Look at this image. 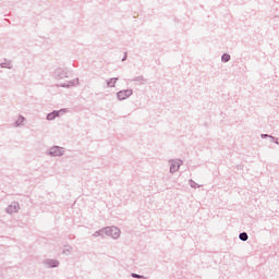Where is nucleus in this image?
<instances>
[{
	"mask_svg": "<svg viewBox=\"0 0 279 279\" xmlns=\"http://www.w3.org/2000/svg\"><path fill=\"white\" fill-rule=\"evenodd\" d=\"M94 236H111L112 239H119L121 236V229L112 226V227H105L94 233Z\"/></svg>",
	"mask_w": 279,
	"mask_h": 279,
	"instance_id": "f257e3e1",
	"label": "nucleus"
},
{
	"mask_svg": "<svg viewBox=\"0 0 279 279\" xmlns=\"http://www.w3.org/2000/svg\"><path fill=\"white\" fill-rule=\"evenodd\" d=\"M54 80H64L69 77V70L66 68H57L53 72Z\"/></svg>",
	"mask_w": 279,
	"mask_h": 279,
	"instance_id": "f03ea898",
	"label": "nucleus"
},
{
	"mask_svg": "<svg viewBox=\"0 0 279 279\" xmlns=\"http://www.w3.org/2000/svg\"><path fill=\"white\" fill-rule=\"evenodd\" d=\"M170 173H175L178 171H180V167H182V165H184V161H182V159H171L170 161Z\"/></svg>",
	"mask_w": 279,
	"mask_h": 279,
	"instance_id": "7ed1b4c3",
	"label": "nucleus"
},
{
	"mask_svg": "<svg viewBox=\"0 0 279 279\" xmlns=\"http://www.w3.org/2000/svg\"><path fill=\"white\" fill-rule=\"evenodd\" d=\"M132 95H134L133 89H122L117 93V97H118L119 101H123V100L132 97Z\"/></svg>",
	"mask_w": 279,
	"mask_h": 279,
	"instance_id": "20e7f679",
	"label": "nucleus"
},
{
	"mask_svg": "<svg viewBox=\"0 0 279 279\" xmlns=\"http://www.w3.org/2000/svg\"><path fill=\"white\" fill-rule=\"evenodd\" d=\"M47 156H52V157L64 156V148H62V147H60V146H52V147L47 151Z\"/></svg>",
	"mask_w": 279,
	"mask_h": 279,
	"instance_id": "39448f33",
	"label": "nucleus"
},
{
	"mask_svg": "<svg viewBox=\"0 0 279 279\" xmlns=\"http://www.w3.org/2000/svg\"><path fill=\"white\" fill-rule=\"evenodd\" d=\"M57 88H71L73 86H80V78L68 81V83L57 84Z\"/></svg>",
	"mask_w": 279,
	"mask_h": 279,
	"instance_id": "423d86ee",
	"label": "nucleus"
},
{
	"mask_svg": "<svg viewBox=\"0 0 279 279\" xmlns=\"http://www.w3.org/2000/svg\"><path fill=\"white\" fill-rule=\"evenodd\" d=\"M21 210V205H19V202H12L5 209L8 215H13V213H19Z\"/></svg>",
	"mask_w": 279,
	"mask_h": 279,
	"instance_id": "0eeeda50",
	"label": "nucleus"
},
{
	"mask_svg": "<svg viewBox=\"0 0 279 279\" xmlns=\"http://www.w3.org/2000/svg\"><path fill=\"white\" fill-rule=\"evenodd\" d=\"M45 265L49 268L60 267V262L58 259H46Z\"/></svg>",
	"mask_w": 279,
	"mask_h": 279,
	"instance_id": "6e6552de",
	"label": "nucleus"
},
{
	"mask_svg": "<svg viewBox=\"0 0 279 279\" xmlns=\"http://www.w3.org/2000/svg\"><path fill=\"white\" fill-rule=\"evenodd\" d=\"M60 117V111L53 110L52 112L48 113L46 119L47 121H53V119H58Z\"/></svg>",
	"mask_w": 279,
	"mask_h": 279,
	"instance_id": "1a4fd4ad",
	"label": "nucleus"
},
{
	"mask_svg": "<svg viewBox=\"0 0 279 279\" xmlns=\"http://www.w3.org/2000/svg\"><path fill=\"white\" fill-rule=\"evenodd\" d=\"M117 82H119V77L110 78L109 81H107V86L109 88H114V84H117Z\"/></svg>",
	"mask_w": 279,
	"mask_h": 279,
	"instance_id": "9d476101",
	"label": "nucleus"
},
{
	"mask_svg": "<svg viewBox=\"0 0 279 279\" xmlns=\"http://www.w3.org/2000/svg\"><path fill=\"white\" fill-rule=\"evenodd\" d=\"M239 239L240 241H247V239H250V235H247V232H241L239 234Z\"/></svg>",
	"mask_w": 279,
	"mask_h": 279,
	"instance_id": "9b49d317",
	"label": "nucleus"
},
{
	"mask_svg": "<svg viewBox=\"0 0 279 279\" xmlns=\"http://www.w3.org/2000/svg\"><path fill=\"white\" fill-rule=\"evenodd\" d=\"M0 68L1 69H12V62H3V63H0Z\"/></svg>",
	"mask_w": 279,
	"mask_h": 279,
	"instance_id": "f8f14e48",
	"label": "nucleus"
},
{
	"mask_svg": "<svg viewBox=\"0 0 279 279\" xmlns=\"http://www.w3.org/2000/svg\"><path fill=\"white\" fill-rule=\"evenodd\" d=\"M230 60H231L230 54L223 53V54L221 56V62H230Z\"/></svg>",
	"mask_w": 279,
	"mask_h": 279,
	"instance_id": "ddd939ff",
	"label": "nucleus"
},
{
	"mask_svg": "<svg viewBox=\"0 0 279 279\" xmlns=\"http://www.w3.org/2000/svg\"><path fill=\"white\" fill-rule=\"evenodd\" d=\"M189 184L191 189H199V185L195 181H193V179L189 180Z\"/></svg>",
	"mask_w": 279,
	"mask_h": 279,
	"instance_id": "4468645a",
	"label": "nucleus"
},
{
	"mask_svg": "<svg viewBox=\"0 0 279 279\" xmlns=\"http://www.w3.org/2000/svg\"><path fill=\"white\" fill-rule=\"evenodd\" d=\"M131 277H132V278H136V279H146L145 276L138 275V274H136V272H132V274H131Z\"/></svg>",
	"mask_w": 279,
	"mask_h": 279,
	"instance_id": "2eb2a0df",
	"label": "nucleus"
},
{
	"mask_svg": "<svg viewBox=\"0 0 279 279\" xmlns=\"http://www.w3.org/2000/svg\"><path fill=\"white\" fill-rule=\"evenodd\" d=\"M132 82H145V77L143 75L136 76L132 80Z\"/></svg>",
	"mask_w": 279,
	"mask_h": 279,
	"instance_id": "dca6fc26",
	"label": "nucleus"
},
{
	"mask_svg": "<svg viewBox=\"0 0 279 279\" xmlns=\"http://www.w3.org/2000/svg\"><path fill=\"white\" fill-rule=\"evenodd\" d=\"M262 138H271V141H276V137L269 134H262L260 135Z\"/></svg>",
	"mask_w": 279,
	"mask_h": 279,
	"instance_id": "f3484780",
	"label": "nucleus"
},
{
	"mask_svg": "<svg viewBox=\"0 0 279 279\" xmlns=\"http://www.w3.org/2000/svg\"><path fill=\"white\" fill-rule=\"evenodd\" d=\"M23 121H25V117L20 116L15 123H16V125H21V123H23Z\"/></svg>",
	"mask_w": 279,
	"mask_h": 279,
	"instance_id": "a211bd4d",
	"label": "nucleus"
},
{
	"mask_svg": "<svg viewBox=\"0 0 279 279\" xmlns=\"http://www.w3.org/2000/svg\"><path fill=\"white\" fill-rule=\"evenodd\" d=\"M128 60V52H124V57L122 58V62H125Z\"/></svg>",
	"mask_w": 279,
	"mask_h": 279,
	"instance_id": "6ab92c4d",
	"label": "nucleus"
},
{
	"mask_svg": "<svg viewBox=\"0 0 279 279\" xmlns=\"http://www.w3.org/2000/svg\"><path fill=\"white\" fill-rule=\"evenodd\" d=\"M272 143H275L276 145H279L278 138L275 137V140H271Z\"/></svg>",
	"mask_w": 279,
	"mask_h": 279,
	"instance_id": "aec40b11",
	"label": "nucleus"
}]
</instances>
